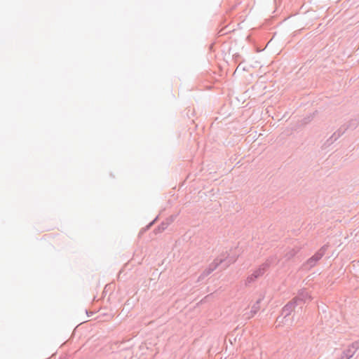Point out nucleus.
Here are the masks:
<instances>
[{"mask_svg": "<svg viewBox=\"0 0 359 359\" xmlns=\"http://www.w3.org/2000/svg\"><path fill=\"white\" fill-rule=\"evenodd\" d=\"M259 309H260L259 302H257L255 304H254L252 306V310H251V313L252 314H251L250 317L254 316L258 312Z\"/></svg>", "mask_w": 359, "mask_h": 359, "instance_id": "nucleus-1", "label": "nucleus"}]
</instances>
